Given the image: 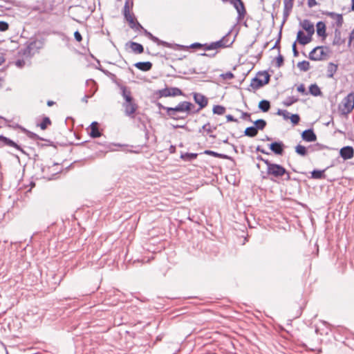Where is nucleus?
Wrapping results in <instances>:
<instances>
[{
    "label": "nucleus",
    "instance_id": "f257e3e1",
    "mask_svg": "<svg viewBox=\"0 0 354 354\" xmlns=\"http://www.w3.org/2000/svg\"><path fill=\"white\" fill-rule=\"evenodd\" d=\"M266 171L261 172L262 179H269L277 182L281 179L286 173V169L281 165L270 162H266Z\"/></svg>",
    "mask_w": 354,
    "mask_h": 354
},
{
    "label": "nucleus",
    "instance_id": "f03ea898",
    "mask_svg": "<svg viewBox=\"0 0 354 354\" xmlns=\"http://www.w3.org/2000/svg\"><path fill=\"white\" fill-rule=\"evenodd\" d=\"M193 106V104L189 102H180L175 107L167 109V116L174 120H184L189 114Z\"/></svg>",
    "mask_w": 354,
    "mask_h": 354
},
{
    "label": "nucleus",
    "instance_id": "7ed1b4c3",
    "mask_svg": "<svg viewBox=\"0 0 354 354\" xmlns=\"http://www.w3.org/2000/svg\"><path fill=\"white\" fill-rule=\"evenodd\" d=\"M122 95L124 97L125 102L123 103L122 106L124 109V113L126 115L129 116L132 118H134L133 114L138 109L137 104L134 102L131 93L125 86L121 87Z\"/></svg>",
    "mask_w": 354,
    "mask_h": 354
},
{
    "label": "nucleus",
    "instance_id": "20e7f679",
    "mask_svg": "<svg viewBox=\"0 0 354 354\" xmlns=\"http://www.w3.org/2000/svg\"><path fill=\"white\" fill-rule=\"evenodd\" d=\"M330 53L329 47L326 46H318L315 47L310 53L308 57L313 61L325 60Z\"/></svg>",
    "mask_w": 354,
    "mask_h": 354
},
{
    "label": "nucleus",
    "instance_id": "39448f33",
    "mask_svg": "<svg viewBox=\"0 0 354 354\" xmlns=\"http://www.w3.org/2000/svg\"><path fill=\"white\" fill-rule=\"evenodd\" d=\"M354 109V92H351L344 97L339 104V111L342 115H346Z\"/></svg>",
    "mask_w": 354,
    "mask_h": 354
},
{
    "label": "nucleus",
    "instance_id": "423d86ee",
    "mask_svg": "<svg viewBox=\"0 0 354 354\" xmlns=\"http://www.w3.org/2000/svg\"><path fill=\"white\" fill-rule=\"evenodd\" d=\"M259 76H263L264 79H259L258 77H254L252 79L250 82V86L253 90H257L263 86L269 83L270 80V75L268 74L267 71L259 72L257 73Z\"/></svg>",
    "mask_w": 354,
    "mask_h": 354
},
{
    "label": "nucleus",
    "instance_id": "0eeeda50",
    "mask_svg": "<svg viewBox=\"0 0 354 354\" xmlns=\"http://www.w3.org/2000/svg\"><path fill=\"white\" fill-rule=\"evenodd\" d=\"M156 94L159 97H169V96H178L183 95V91L177 87H170L160 89L156 91Z\"/></svg>",
    "mask_w": 354,
    "mask_h": 354
},
{
    "label": "nucleus",
    "instance_id": "6e6552de",
    "mask_svg": "<svg viewBox=\"0 0 354 354\" xmlns=\"http://www.w3.org/2000/svg\"><path fill=\"white\" fill-rule=\"evenodd\" d=\"M230 3L234 6L237 12V21L239 22L241 21L246 15V10L242 0H230Z\"/></svg>",
    "mask_w": 354,
    "mask_h": 354
},
{
    "label": "nucleus",
    "instance_id": "1a4fd4ad",
    "mask_svg": "<svg viewBox=\"0 0 354 354\" xmlns=\"http://www.w3.org/2000/svg\"><path fill=\"white\" fill-rule=\"evenodd\" d=\"M268 147L269 149L277 156H282L286 147L282 141H274L269 144Z\"/></svg>",
    "mask_w": 354,
    "mask_h": 354
},
{
    "label": "nucleus",
    "instance_id": "9d476101",
    "mask_svg": "<svg viewBox=\"0 0 354 354\" xmlns=\"http://www.w3.org/2000/svg\"><path fill=\"white\" fill-rule=\"evenodd\" d=\"M230 32H231V31H229L227 32V34H226V35L223 36L220 40L216 41L215 42H212L214 49H216L218 48L229 47L233 44L234 39L230 41L227 38V37L230 35Z\"/></svg>",
    "mask_w": 354,
    "mask_h": 354
},
{
    "label": "nucleus",
    "instance_id": "9b49d317",
    "mask_svg": "<svg viewBox=\"0 0 354 354\" xmlns=\"http://www.w3.org/2000/svg\"><path fill=\"white\" fill-rule=\"evenodd\" d=\"M193 97L194 102L199 106L196 111H199L207 105L208 100L204 95L199 93H194Z\"/></svg>",
    "mask_w": 354,
    "mask_h": 354
},
{
    "label": "nucleus",
    "instance_id": "f8f14e48",
    "mask_svg": "<svg viewBox=\"0 0 354 354\" xmlns=\"http://www.w3.org/2000/svg\"><path fill=\"white\" fill-rule=\"evenodd\" d=\"M124 19L129 22L131 28L135 30L144 29L140 24L135 19L133 14H128L124 15Z\"/></svg>",
    "mask_w": 354,
    "mask_h": 354
},
{
    "label": "nucleus",
    "instance_id": "ddd939ff",
    "mask_svg": "<svg viewBox=\"0 0 354 354\" xmlns=\"http://www.w3.org/2000/svg\"><path fill=\"white\" fill-rule=\"evenodd\" d=\"M339 155L344 160L351 159L354 156V149L351 146H346L340 149Z\"/></svg>",
    "mask_w": 354,
    "mask_h": 354
},
{
    "label": "nucleus",
    "instance_id": "4468645a",
    "mask_svg": "<svg viewBox=\"0 0 354 354\" xmlns=\"http://www.w3.org/2000/svg\"><path fill=\"white\" fill-rule=\"evenodd\" d=\"M312 37L313 36L308 34L305 35L304 32L300 30L297 32L295 41L301 45L305 46L312 41Z\"/></svg>",
    "mask_w": 354,
    "mask_h": 354
},
{
    "label": "nucleus",
    "instance_id": "2eb2a0df",
    "mask_svg": "<svg viewBox=\"0 0 354 354\" xmlns=\"http://www.w3.org/2000/svg\"><path fill=\"white\" fill-rule=\"evenodd\" d=\"M301 138L306 142H315L317 140V136L313 129L304 131L301 133Z\"/></svg>",
    "mask_w": 354,
    "mask_h": 354
},
{
    "label": "nucleus",
    "instance_id": "dca6fc26",
    "mask_svg": "<svg viewBox=\"0 0 354 354\" xmlns=\"http://www.w3.org/2000/svg\"><path fill=\"white\" fill-rule=\"evenodd\" d=\"M300 26L304 30H305L308 35L311 36L315 33L314 24L308 19H304L300 22Z\"/></svg>",
    "mask_w": 354,
    "mask_h": 354
},
{
    "label": "nucleus",
    "instance_id": "f3484780",
    "mask_svg": "<svg viewBox=\"0 0 354 354\" xmlns=\"http://www.w3.org/2000/svg\"><path fill=\"white\" fill-rule=\"evenodd\" d=\"M145 35L149 37L151 40H152L153 42H156L158 45H161L165 47H171V44L167 41H162L159 39L157 37L153 35L151 32H148L147 30H144Z\"/></svg>",
    "mask_w": 354,
    "mask_h": 354
},
{
    "label": "nucleus",
    "instance_id": "a211bd4d",
    "mask_svg": "<svg viewBox=\"0 0 354 354\" xmlns=\"http://www.w3.org/2000/svg\"><path fill=\"white\" fill-rule=\"evenodd\" d=\"M327 15L335 20L337 28H340L342 26V24L344 23V19L342 14L329 12L327 13Z\"/></svg>",
    "mask_w": 354,
    "mask_h": 354
},
{
    "label": "nucleus",
    "instance_id": "6ab92c4d",
    "mask_svg": "<svg viewBox=\"0 0 354 354\" xmlns=\"http://www.w3.org/2000/svg\"><path fill=\"white\" fill-rule=\"evenodd\" d=\"M293 7V0H283L284 20L289 16Z\"/></svg>",
    "mask_w": 354,
    "mask_h": 354
},
{
    "label": "nucleus",
    "instance_id": "aec40b11",
    "mask_svg": "<svg viewBox=\"0 0 354 354\" xmlns=\"http://www.w3.org/2000/svg\"><path fill=\"white\" fill-rule=\"evenodd\" d=\"M345 43V39L341 37V31L339 28H335L334 32V39L333 41V46H340Z\"/></svg>",
    "mask_w": 354,
    "mask_h": 354
},
{
    "label": "nucleus",
    "instance_id": "412c9836",
    "mask_svg": "<svg viewBox=\"0 0 354 354\" xmlns=\"http://www.w3.org/2000/svg\"><path fill=\"white\" fill-rule=\"evenodd\" d=\"M216 129V127L212 126L209 122L205 124L199 130L198 132L201 133L202 131H205L207 134H209V137L215 138L216 136L212 134V133Z\"/></svg>",
    "mask_w": 354,
    "mask_h": 354
},
{
    "label": "nucleus",
    "instance_id": "4be33fe9",
    "mask_svg": "<svg viewBox=\"0 0 354 354\" xmlns=\"http://www.w3.org/2000/svg\"><path fill=\"white\" fill-rule=\"evenodd\" d=\"M152 66V63L150 62H139L134 64V66L142 71H150Z\"/></svg>",
    "mask_w": 354,
    "mask_h": 354
},
{
    "label": "nucleus",
    "instance_id": "5701e85b",
    "mask_svg": "<svg viewBox=\"0 0 354 354\" xmlns=\"http://www.w3.org/2000/svg\"><path fill=\"white\" fill-rule=\"evenodd\" d=\"M316 28L317 35L325 39L326 37L325 23L322 21H318L316 24Z\"/></svg>",
    "mask_w": 354,
    "mask_h": 354
},
{
    "label": "nucleus",
    "instance_id": "b1692460",
    "mask_svg": "<svg viewBox=\"0 0 354 354\" xmlns=\"http://www.w3.org/2000/svg\"><path fill=\"white\" fill-rule=\"evenodd\" d=\"M31 46L35 48V50L38 52L39 50L43 48L44 45V39H35L28 41Z\"/></svg>",
    "mask_w": 354,
    "mask_h": 354
},
{
    "label": "nucleus",
    "instance_id": "393cba45",
    "mask_svg": "<svg viewBox=\"0 0 354 354\" xmlns=\"http://www.w3.org/2000/svg\"><path fill=\"white\" fill-rule=\"evenodd\" d=\"M338 68L337 64L329 62L327 66V77L333 78Z\"/></svg>",
    "mask_w": 354,
    "mask_h": 354
},
{
    "label": "nucleus",
    "instance_id": "a878e982",
    "mask_svg": "<svg viewBox=\"0 0 354 354\" xmlns=\"http://www.w3.org/2000/svg\"><path fill=\"white\" fill-rule=\"evenodd\" d=\"M328 167L322 170L314 169L311 171V178L314 179H325V171Z\"/></svg>",
    "mask_w": 354,
    "mask_h": 354
},
{
    "label": "nucleus",
    "instance_id": "bb28decb",
    "mask_svg": "<svg viewBox=\"0 0 354 354\" xmlns=\"http://www.w3.org/2000/svg\"><path fill=\"white\" fill-rule=\"evenodd\" d=\"M204 153L207 154V155L212 156L216 157V158H222V159L232 160V158L229 156L228 155H226V154H224V153H219L218 152H216V151H212V150H205L204 151Z\"/></svg>",
    "mask_w": 354,
    "mask_h": 354
},
{
    "label": "nucleus",
    "instance_id": "cd10ccee",
    "mask_svg": "<svg viewBox=\"0 0 354 354\" xmlns=\"http://www.w3.org/2000/svg\"><path fill=\"white\" fill-rule=\"evenodd\" d=\"M97 122H93L91 124V132L90 136L92 138H98L101 136V133L99 131V129L97 127Z\"/></svg>",
    "mask_w": 354,
    "mask_h": 354
},
{
    "label": "nucleus",
    "instance_id": "c85d7f7f",
    "mask_svg": "<svg viewBox=\"0 0 354 354\" xmlns=\"http://www.w3.org/2000/svg\"><path fill=\"white\" fill-rule=\"evenodd\" d=\"M17 55L19 57H21L23 58H31L32 57L31 53L30 52L29 49L25 44V46L22 48H20L17 53Z\"/></svg>",
    "mask_w": 354,
    "mask_h": 354
},
{
    "label": "nucleus",
    "instance_id": "c756f323",
    "mask_svg": "<svg viewBox=\"0 0 354 354\" xmlns=\"http://www.w3.org/2000/svg\"><path fill=\"white\" fill-rule=\"evenodd\" d=\"M130 47L132 49V50L137 54H140L144 52L143 46L139 43L131 41Z\"/></svg>",
    "mask_w": 354,
    "mask_h": 354
},
{
    "label": "nucleus",
    "instance_id": "7c9ffc66",
    "mask_svg": "<svg viewBox=\"0 0 354 354\" xmlns=\"http://www.w3.org/2000/svg\"><path fill=\"white\" fill-rule=\"evenodd\" d=\"M259 109L263 112H268L270 109V102L267 100H262L259 102Z\"/></svg>",
    "mask_w": 354,
    "mask_h": 354
},
{
    "label": "nucleus",
    "instance_id": "2f4dec72",
    "mask_svg": "<svg viewBox=\"0 0 354 354\" xmlns=\"http://www.w3.org/2000/svg\"><path fill=\"white\" fill-rule=\"evenodd\" d=\"M295 152L301 156H306L308 153V149H307V147L301 145H297L295 147Z\"/></svg>",
    "mask_w": 354,
    "mask_h": 354
},
{
    "label": "nucleus",
    "instance_id": "473e14b6",
    "mask_svg": "<svg viewBox=\"0 0 354 354\" xmlns=\"http://www.w3.org/2000/svg\"><path fill=\"white\" fill-rule=\"evenodd\" d=\"M309 92L313 96H319L322 95V91L316 84H313L309 86Z\"/></svg>",
    "mask_w": 354,
    "mask_h": 354
},
{
    "label": "nucleus",
    "instance_id": "72a5a7b5",
    "mask_svg": "<svg viewBox=\"0 0 354 354\" xmlns=\"http://www.w3.org/2000/svg\"><path fill=\"white\" fill-rule=\"evenodd\" d=\"M258 133V131L256 130V128H254V126H251L249 127H247L244 131V136H248L250 138H253L256 136Z\"/></svg>",
    "mask_w": 354,
    "mask_h": 354
},
{
    "label": "nucleus",
    "instance_id": "f704fd0d",
    "mask_svg": "<svg viewBox=\"0 0 354 354\" xmlns=\"http://www.w3.org/2000/svg\"><path fill=\"white\" fill-rule=\"evenodd\" d=\"M198 156V153H181L180 158L185 161H192L196 159Z\"/></svg>",
    "mask_w": 354,
    "mask_h": 354
},
{
    "label": "nucleus",
    "instance_id": "c9c22d12",
    "mask_svg": "<svg viewBox=\"0 0 354 354\" xmlns=\"http://www.w3.org/2000/svg\"><path fill=\"white\" fill-rule=\"evenodd\" d=\"M297 67L301 71L306 72L310 68V62L306 60L297 63Z\"/></svg>",
    "mask_w": 354,
    "mask_h": 354
},
{
    "label": "nucleus",
    "instance_id": "e433bc0d",
    "mask_svg": "<svg viewBox=\"0 0 354 354\" xmlns=\"http://www.w3.org/2000/svg\"><path fill=\"white\" fill-rule=\"evenodd\" d=\"M254 128H256V130L258 131V130H263L266 127L267 123L263 119H258L254 122Z\"/></svg>",
    "mask_w": 354,
    "mask_h": 354
},
{
    "label": "nucleus",
    "instance_id": "4c0bfd02",
    "mask_svg": "<svg viewBox=\"0 0 354 354\" xmlns=\"http://www.w3.org/2000/svg\"><path fill=\"white\" fill-rule=\"evenodd\" d=\"M6 146L13 147V148L16 149L17 150L21 151V153H26L25 151H24V149L19 145H18L16 142H15L13 140H12L10 138H8V140L6 142Z\"/></svg>",
    "mask_w": 354,
    "mask_h": 354
},
{
    "label": "nucleus",
    "instance_id": "58836bf2",
    "mask_svg": "<svg viewBox=\"0 0 354 354\" xmlns=\"http://www.w3.org/2000/svg\"><path fill=\"white\" fill-rule=\"evenodd\" d=\"M299 98L297 97L289 96L283 102V104L285 106H290L292 105L294 103L297 102Z\"/></svg>",
    "mask_w": 354,
    "mask_h": 354
},
{
    "label": "nucleus",
    "instance_id": "ea45409f",
    "mask_svg": "<svg viewBox=\"0 0 354 354\" xmlns=\"http://www.w3.org/2000/svg\"><path fill=\"white\" fill-rule=\"evenodd\" d=\"M21 129L23 130L24 132H25L26 133V135L28 136V138H30V139H32V140H44V139H43L42 138L39 137L37 134L33 133V132H31L24 128H21Z\"/></svg>",
    "mask_w": 354,
    "mask_h": 354
},
{
    "label": "nucleus",
    "instance_id": "a19ab883",
    "mask_svg": "<svg viewBox=\"0 0 354 354\" xmlns=\"http://www.w3.org/2000/svg\"><path fill=\"white\" fill-rule=\"evenodd\" d=\"M214 114L223 115L225 111V108L221 105H214L212 109Z\"/></svg>",
    "mask_w": 354,
    "mask_h": 354
},
{
    "label": "nucleus",
    "instance_id": "79ce46f5",
    "mask_svg": "<svg viewBox=\"0 0 354 354\" xmlns=\"http://www.w3.org/2000/svg\"><path fill=\"white\" fill-rule=\"evenodd\" d=\"M51 124V120L48 117H44L42 122L39 124V127L42 130H45L48 125Z\"/></svg>",
    "mask_w": 354,
    "mask_h": 354
},
{
    "label": "nucleus",
    "instance_id": "37998d69",
    "mask_svg": "<svg viewBox=\"0 0 354 354\" xmlns=\"http://www.w3.org/2000/svg\"><path fill=\"white\" fill-rule=\"evenodd\" d=\"M321 149L322 145L319 143H317L315 145H311L308 147H307V149H308V153L319 151Z\"/></svg>",
    "mask_w": 354,
    "mask_h": 354
},
{
    "label": "nucleus",
    "instance_id": "c03bdc74",
    "mask_svg": "<svg viewBox=\"0 0 354 354\" xmlns=\"http://www.w3.org/2000/svg\"><path fill=\"white\" fill-rule=\"evenodd\" d=\"M277 114L283 116V119L285 120H288L290 118V113L286 110L279 109L277 112Z\"/></svg>",
    "mask_w": 354,
    "mask_h": 354
},
{
    "label": "nucleus",
    "instance_id": "a18cd8bd",
    "mask_svg": "<svg viewBox=\"0 0 354 354\" xmlns=\"http://www.w3.org/2000/svg\"><path fill=\"white\" fill-rule=\"evenodd\" d=\"M289 119H290L291 122L295 125L297 124L300 120V117L298 114H292L291 116H290Z\"/></svg>",
    "mask_w": 354,
    "mask_h": 354
},
{
    "label": "nucleus",
    "instance_id": "49530a36",
    "mask_svg": "<svg viewBox=\"0 0 354 354\" xmlns=\"http://www.w3.org/2000/svg\"><path fill=\"white\" fill-rule=\"evenodd\" d=\"M205 72V71H202L201 70L197 71L194 68H189L187 72H185L184 74H187V75L201 74V73H203Z\"/></svg>",
    "mask_w": 354,
    "mask_h": 354
},
{
    "label": "nucleus",
    "instance_id": "de8ad7c7",
    "mask_svg": "<svg viewBox=\"0 0 354 354\" xmlns=\"http://www.w3.org/2000/svg\"><path fill=\"white\" fill-rule=\"evenodd\" d=\"M283 57L281 54H279L276 58V66L278 68L281 67L283 64Z\"/></svg>",
    "mask_w": 354,
    "mask_h": 354
},
{
    "label": "nucleus",
    "instance_id": "09e8293b",
    "mask_svg": "<svg viewBox=\"0 0 354 354\" xmlns=\"http://www.w3.org/2000/svg\"><path fill=\"white\" fill-rule=\"evenodd\" d=\"M128 14H130L129 1L126 0V1L124 3V8H123V15L124 16Z\"/></svg>",
    "mask_w": 354,
    "mask_h": 354
},
{
    "label": "nucleus",
    "instance_id": "8fccbe9b",
    "mask_svg": "<svg viewBox=\"0 0 354 354\" xmlns=\"http://www.w3.org/2000/svg\"><path fill=\"white\" fill-rule=\"evenodd\" d=\"M221 77L223 79V80H231L234 77V74L230 72V71H228L225 73H223L221 75Z\"/></svg>",
    "mask_w": 354,
    "mask_h": 354
},
{
    "label": "nucleus",
    "instance_id": "3c124183",
    "mask_svg": "<svg viewBox=\"0 0 354 354\" xmlns=\"http://www.w3.org/2000/svg\"><path fill=\"white\" fill-rule=\"evenodd\" d=\"M9 25L4 21H0V31H6L8 29Z\"/></svg>",
    "mask_w": 354,
    "mask_h": 354
},
{
    "label": "nucleus",
    "instance_id": "603ef678",
    "mask_svg": "<svg viewBox=\"0 0 354 354\" xmlns=\"http://www.w3.org/2000/svg\"><path fill=\"white\" fill-rule=\"evenodd\" d=\"M15 65L18 67V68H22L25 65V60L24 59V58L22 57V59H18L15 61Z\"/></svg>",
    "mask_w": 354,
    "mask_h": 354
},
{
    "label": "nucleus",
    "instance_id": "864d4df0",
    "mask_svg": "<svg viewBox=\"0 0 354 354\" xmlns=\"http://www.w3.org/2000/svg\"><path fill=\"white\" fill-rule=\"evenodd\" d=\"M241 119H243V120H248L249 122H252V119H251V118H250V113H247V112H242V114H241Z\"/></svg>",
    "mask_w": 354,
    "mask_h": 354
},
{
    "label": "nucleus",
    "instance_id": "5fc2aeb1",
    "mask_svg": "<svg viewBox=\"0 0 354 354\" xmlns=\"http://www.w3.org/2000/svg\"><path fill=\"white\" fill-rule=\"evenodd\" d=\"M156 105L158 107L159 110H165L167 115V109H170V107L165 106L159 102H156Z\"/></svg>",
    "mask_w": 354,
    "mask_h": 354
},
{
    "label": "nucleus",
    "instance_id": "6e6d98bb",
    "mask_svg": "<svg viewBox=\"0 0 354 354\" xmlns=\"http://www.w3.org/2000/svg\"><path fill=\"white\" fill-rule=\"evenodd\" d=\"M353 41H354V29L349 34L348 42V46H351Z\"/></svg>",
    "mask_w": 354,
    "mask_h": 354
},
{
    "label": "nucleus",
    "instance_id": "4d7b16f0",
    "mask_svg": "<svg viewBox=\"0 0 354 354\" xmlns=\"http://www.w3.org/2000/svg\"><path fill=\"white\" fill-rule=\"evenodd\" d=\"M203 49L205 50H214V45H213V43L212 42L211 44H203Z\"/></svg>",
    "mask_w": 354,
    "mask_h": 354
},
{
    "label": "nucleus",
    "instance_id": "13d9d810",
    "mask_svg": "<svg viewBox=\"0 0 354 354\" xmlns=\"http://www.w3.org/2000/svg\"><path fill=\"white\" fill-rule=\"evenodd\" d=\"M296 44H297V42L295 41L294 43L292 44V53H293L294 57H297L299 55V52H298V50L297 49Z\"/></svg>",
    "mask_w": 354,
    "mask_h": 354
},
{
    "label": "nucleus",
    "instance_id": "bf43d9fd",
    "mask_svg": "<svg viewBox=\"0 0 354 354\" xmlns=\"http://www.w3.org/2000/svg\"><path fill=\"white\" fill-rule=\"evenodd\" d=\"M74 37L77 41H81L82 40V35L78 30H76L74 32Z\"/></svg>",
    "mask_w": 354,
    "mask_h": 354
},
{
    "label": "nucleus",
    "instance_id": "052dcab7",
    "mask_svg": "<svg viewBox=\"0 0 354 354\" xmlns=\"http://www.w3.org/2000/svg\"><path fill=\"white\" fill-rule=\"evenodd\" d=\"M26 46L29 49L30 52L31 53L32 55L33 56L36 53H37L36 50H35V48L31 46V44L27 41L26 43Z\"/></svg>",
    "mask_w": 354,
    "mask_h": 354
},
{
    "label": "nucleus",
    "instance_id": "680f3d73",
    "mask_svg": "<svg viewBox=\"0 0 354 354\" xmlns=\"http://www.w3.org/2000/svg\"><path fill=\"white\" fill-rule=\"evenodd\" d=\"M281 31L279 32V39L277 40V41L275 42L274 46L272 48H277L278 50L279 51L280 50V46H279V42H280V39H281Z\"/></svg>",
    "mask_w": 354,
    "mask_h": 354
},
{
    "label": "nucleus",
    "instance_id": "e2e57ef3",
    "mask_svg": "<svg viewBox=\"0 0 354 354\" xmlns=\"http://www.w3.org/2000/svg\"><path fill=\"white\" fill-rule=\"evenodd\" d=\"M189 47L192 48H203V44L196 42V43L192 44L189 46Z\"/></svg>",
    "mask_w": 354,
    "mask_h": 354
},
{
    "label": "nucleus",
    "instance_id": "0e129e2a",
    "mask_svg": "<svg viewBox=\"0 0 354 354\" xmlns=\"http://www.w3.org/2000/svg\"><path fill=\"white\" fill-rule=\"evenodd\" d=\"M226 119L227 122H238V120L236 118H234V116L230 114L226 115Z\"/></svg>",
    "mask_w": 354,
    "mask_h": 354
},
{
    "label": "nucleus",
    "instance_id": "69168bd1",
    "mask_svg": "<svg viewBox=\"0 0 354 354\" xmlns=\"http://www.w3.org/2000/svg\"><path fill=\"white\" fill-rule=\"evenodd\" d=\"M317 4V2L316 0H308V6L309 8H313V6H316Z\"/></svg>",
    "mask_w": 354,
    "mask_h": 354
},
{
    "label": "nucleus",
    "instance_id": "338daca9",
    "mask_svg": "<svg viewBox=\"0 0 354 354\" xmlns=\"http://www.w3.org/2000/svg\"><path fill=\"white\" fill-rule=\"evenodd\" d=\"M297 91L299 92V93H305L306 92V88H305V86L304 84H300L298 87H297Z\"/></svg>",
    "mask_w": 354,
    "mask_h": 354
},
{
    "label": "nucleus",
    "instance_id": "774afa93",
    "mask_svg": "<svg viewBox=\"0 0 354 354\" xmlns=\"http://www.w3.org/2000/svg\"><path fill=\"white\" fill-rule=\"evenodd\" d=\"M8 138H7L3 135H0V141L2 142L3 146H6V142Z\"/></svg>",
    "mask_w": 354,
    "mask_h": 354
}]
</instances>
